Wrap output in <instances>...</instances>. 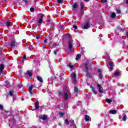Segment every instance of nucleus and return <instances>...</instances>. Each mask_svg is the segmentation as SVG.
I'll use <instances>...</instances> for the list:
<instances>
[{
	"label": "nucleus",
	"mask_w": 128,
	"mask_h": 128,
	"mask_svg": "<svg viewBox=\"0 0 128 128\" xmlns=\"http://www.w3.org/2000/svg\"><path fill=\"white\" fill-rule=\"evenodd\" d=\"M58 46V43H54L53 44V46Z\"/></svg>",
	"instance_id": "obj_53"
},
{
	"label": "nucleus",
	"mask_w": 128,
	"mask_h": 128,
	"mask_svg": "<svg viewBox=\"0 0 128 128\" xmlns=\"http://www.w3.org/2000/svg\"><path fill=\"white\" fill-rule=\"evenodd\" d=\"M74 92H80V90H78V88L77 86H74Z\"/></svg>",
	"instance_id": "obj_20"
},
{
	"label": "nucleus",
	"mask_w": 128,
	"mask_h": 128,
	"mask_svg": "<svg viewBox=\"0 0 128 128\" xmlns=\"http://www.w3.org/2000/svg\"><path fill=\"white\" fill-rule=\"evenodd\" d=\"M72 122V124H74V121L72 120V122Z\"/></svg>",
	"instance_id": "obj_59"
},
{
	"label": "nucleus",
	"mask_w": 128,
	"mask_h": 128,
	"mask_svg": "<svg viewBox=\"0 0 128 128\" xmlns=\"http://www.w3.org/2000/svg\"><path fill=\"white\" fill-rule=\"evenodd\" d=\"M125 36H126V38H128V32H126V33L125 34Z\"/></svg>",
	"instance_id": "obj_50"
},
{
	"label": "nucleus",
	"mask_w": 128,
	"mask_h": 128,
	"mask_svg": "<svg viewBox=\"0 0 128 128\" xmlns=\"http://www.w3.org/2000/svg\"><path fill=\"white\" fill-rule=\"evenodd\" d=\"M106 102L108 104H110V102H112V99H108V98H106Z\"/></svg>",
	"instance_id": "obj_24"
},
{
	"label": "nucleus",
	"mask_w": 128,
	"mask_h": 128,
	"mask_svg": "<svg viewBox=\"0 0 128 128\" xmlns=\"http://www.w3.org/2000/svg\"><path fill=\"white\" fill-rule=\"evenodd\" d=\"M26 74H28L29 76H32V71L30 70H28L26 72Z\"/></svg>",
	"instance_id": "obj_15"
},
{
	"label": "nucleus",
	"mask_w": 128,
	"mask_h": 128,
	"mask_svg": "<svg viewBox=\"0 0 128 128\" xmlns=\"http://www.w3.org/2000/svg\"><path fill=\"white\" fill-rule=\"evenodd\" d=\"M40 38V36L38 34H37L36 36V38L37 40H38V38Z\"/></svg>",
	"instance_id": "obj_47"
},
{
	"label": "nucleus",
	"mask_w": 128,
	"mask_h": 128,
	"mask_svg": "<svg viewBox=\"0 0 128 128\" xmlns=\"http://www.w3.org/2000/svg\"><path fill=\"white\" fill-rule=\"evenodd\" d=\"M118 30L119 32H124V29L122 28H118Z\"/></svg>",
	"instance_id": "obj_31"
},
{
	"label": "nucleus",
	"mask_w": 128,
	"mask_h": 128,
	"mask_svg": "<svg viewBox=\"0 0 128 128\" xmlns=\"http://www.w3.org/2000/svg\"><path fill=\"white\" fill-rule=\"evenodd\" d=\"M74 28H75V30H77L78 29V26L74 25L73 26Z\"/></svg>",
	"instance_id": "obj_49"
},
{
	"label": "nucleus",
	"mask_w": 128,
	"mask_h": 128,
	"mask_svg": "<svg viewBox=\"0 0 128 128\" xmlns=\"http://www.w3.org/2000/svg\"><path fill=\"white\" fill-rule=\"evenodd\" d=\"M4 65L2 64H0V76L2 74V72H4Z\"/></svg>",
	"instance_id": "obj_3"
},
{
	"label": "nucleus",
	"mask_w": 128,
	"mask_h": 128,
	"mask_svg": "<svg viewBox=\"0 0 128 128\" xmlns=\"http://www.w3.org/2000/svg\"><path fill=\"white\" fill-rule=\"evenodd\" d=\"M35 108L36 110H38V108H40V102L38 101L35 102Z\"/></svg>",
	"instance_id": "obj_10"
},
{
	"label": "nucleus",
	"mask_w": 128,
	"mask_h": 128,
	"mask_svg": "<svg viewBox=\"0 0 128 128\" xmlns=\"http://www.w3.org/2000/svg\"><path fill=\"white\" fill-rule=\"evenodd\" d=\"M80 10H84V4L80 2Z\"/></svg>",
	"instance_id": "obj_28"
},
{
	"label": "nucleus",
	"mask_w": 128,
	"mask_h": 128,
	"mask_svg": "<svg viewBox=\"0 0 128 128\" xmlns=\"http://www.w3.org/2000/svg\"><path fill=\"white\" fill-rule=\"evenodd\" d=\"M58 50H56L54 51V52L56 56V54H58Z\"/></svg>",
	"instance_id": "obj_38"
},
{
	"label": "nucleus",
	"mask_w": 128,
	"mask_h": 128,
	"mask_svg": "<svg viewBox=\"0 0 128 128\" xmlns=\"http://www.w3.org/2000/svg\"><path fill=\"white\" fill-rule=\"evenodd\" d=\"M44 17V14H42L38 20V24H42V18Z\"/></svg>",
	"instance_id": "obj_6"
},
{
	"label": "nucleus",
	"mask_w": 128,
	"mask_h": 128,
	"mask_svg": "<svg viewBox=\"0 0 128 128\" xmlns=\"http://www.w3.org/2000/svg\"><path fill=\"white\" fill-rule=\"evenodd\" d=\"M97 88L99 89L98 92L100 94H104V91L102 90V85L97 84Z\"/></svg>",
	"instance_id": "obj_4"
},
{
	"label": "nucleus",
	"mask_w": 128,
	"mask_h": 128,
	"mask_svg": "<svg viewBox=\"0 0 128 128\" xmlns=\"http://www.w3.org/2000/svg\"><path fill=\"white\" fill-rule=\"evenodd\" d=\"M121 12L120 10H116V13L118 14H120Z\"/></svg>",
	"instance_id": "obj_46"
},
{
	"label": "nucleus",
	"mask_w": 128,
	"mask_h": 128,
	"mask_svg": "<svg viewBox=\"0 0 128 128\" xmlns=\"http://www.w3.org/2000/svg\"><path fill=\"white\" fill-rule=\"evenodd\" d=\"M23 58H24V60H26V55H24V56H23Z\"/></svg>",
	"instance_id": "obj_56"
},
{
	"label": "nucleus",
	"mask_w": 128,
	"mask_h": 128,
	"mask_svg": "<svg viewBox=\"0 0 128 128\" xmlns=\"http://www.w3.org/2000/svg\"><path fill=\"white\" fill-rule=\"evenodd\" d=\"M30 12H34V8H30Z\"/></svg>",
	"instance_id": "obj_40"
},
{
	"label": "nucleus",
	"mask_w": 128,
	"mask_h": 128,
	"mask_svg": "<svg viewBox=\"0 0 128 128\" xmlns=\"http://www.w3.org/2000/svg\"><path fill=\"white\" fill-rule=\"evenodd\" d=\"M12 120L13 122H16V119H14V117H13L12 118Z\"/></svg>",
	"instance_id": "obj_51"
},
{
	"label": "nucleus",
	"mask_w": 128,
	"mask_h": 128,
	"mask_svg": "<svg viewBox=\"0 0 128 128\" xmlns=\"http://www.w3.org/2000/svg\"><path fill=\"white\" fill-rule=\"evenodd\" d=\"M116 112V110H110L109 114H114Z\"/></svg>",
	"instance_id": "obj_19"
},
{
	"label": "nucleus",
	"mask_w": 128,
	"mask_h": 128,
	"mask_svg": "<svg viewBox=\"0 0 128 128\" xmlns=\"http://www.w3.org/2000/svg\"><path fill=\"white\" fill-rule=\"evenodd\" d=\"M24 4H28V0H22Z\"/></svg>",
	"instance_id": "obj_43"
},
{
	"label": "nucleus",
	"mask_w": 128,
	"mask_h": 128,
	"mask_svg": "<svg viewBox=\"0 0 128 128\" xmlns=\"http://www.w3.org/2000/svg\"><path fill=\"white\" fill-rule=\"evenodd\" d=\"M80 56H82V55H80V54H78L76 55V60H80Z\"/></svg>",
	"instance_id": "obj_23"
},
{
	"label": "nucleus",
	"mask_w": 128,
	"mask_h": 128,
	"mask_svg": "<svg viewBox=\"0 0 128 128\" xmlns=\"http://www.w3.org/2000/svg\"><path fill=\"white\" fill-rule=\"evenodd\" d=\"M34 28H32L33 30H34Z\"/></svg>",
	"instance_id": "obj_60"
},
{
	"label": "nucleus",
	"mask_w": 128,
	"mask_h": 128,
	"mask_svg": "<svg viewBox=\"0 0 128 128\" xmlns=\"http://www.w3.org/2000/svg\"><path fill=\"white\" fill-rule=\"evenodd\" d=\"M58 96H62V90H59L58 91Z\"/></svg>",
	"instance_id": "obj_42"
},
{
	"label": "nucleus",
	"mask_w": 128,
	"mask_h": 128,
	"mask_svg": "<svg viewBox=\"0 0 128 128\" xmlns=\"http://www.w3.org/2000/svg\"><path fill=\"white\" fill-rule=\"evenodd\" d=\"M90 88L92 89V92L96 94V88L94 86H91Z\"/></svg>",
	"instance_id": "obj_16"
},
{
	"label": "nucleus",
	"mask_w": 128,
	"mask_h": 128,
	"mask_svg": "<svg viewBox=\"0 0 128 128\" xmlns=\"http://www.w3.org/2000/svg\"><path fill=\"white\" fill-rule=\"evenodd\" d=\"M85 120L86 122H88V120H90V116L88 115H86Z\"/></svg>",
	"instance_id": "obj_25"
},
{
	"label": "nucleus",
	"mask_w": 128,
	"mask_h": 128,
	"mask_svg": "<svg viewBox=\"0 0 128 128\" xmlns=\"http://www.w3.org/2000/svg\"><path fill=\"white\" fill-rule=\"evenodd\" d=\"M36 78H37L38 80V82H44V80H42V77H40V76H36Z\"/></svg>",
	"instance_id": "obj_14"
},
{
	"label": "nucleus",
	"mask_w": 128,
	"mask_h": 128,
	"mask_svg": "<svg viewBox=\"0 0 128 128\" xmlns=\"http://www.w3.org/2000/svg\"><path fill=\"white\" fill-rule=\"evenodd\" d=\"M109 64V66H110V72H112V70H114V62H108Z\"/></svg>",
	"instance_id": "obj_2"
},
{
	"label": "nucleus",
	"mask_w": 128,
	"mask_h": 128,
	"mask_svg": "<svg viewBox=\"0 0 128 128\" xmlns=\"http://www.w3.org/2000/svg\"><path fill=\"white\" fill-rule=\"evenodd\" d=\"M65 122L66 124H70V122H68V119L65 120Z\"/></svg>",
	"instance_id": "obj_39"
},
{
	"label": "nucleus",
	"mask_w": 128,
	"mask_h": 128,
	"mask_svg": "<svg viewBox=\"0 0 128 128\" xmlns=\"http://www.w3.org/2000/svg\"><path fill=\"white\" fill-rule=\"evenodd\" d=\"M108 2V0H101L102 4H106Z\"/></svg>",
	"instance_id": "obj_36"
},
{
	"label": "nucleus",
	"mask_w": 128,
	"mask_h": 128,
	"mask_svg": "<svg viewBox=\"0 0 128 128\" xmlns=\"http://www.w3.org/2000/svg\"><path fill=\"white\" fill-rule=\"evenodd\" d=\"M71 77L72 78V82H74V84H76V74L72 72L71 74Z\"/></svg>",
	"instance_id": "obj_1"
},
{
	"label": "nucleus",
	"mask_w": 128,
	"mask_h": 128,
	"mask_svg": "<svg viewBox=\"0 0 128 128\" xmlns=\"http://www.w3.org/2000/svg\"><path fill=\"white\" fill-rule=\"evenodd\" d=\"M84 70H86V72H88V62H86L84 63Z\"/></svg>",
	"instance_id": "obj_11"
},
{
	"label": "nucleus",
	"mask_w": 128,
	"mask_h": 128,
	"mask_svg": "<svg viewBox=\"0 0 128 128\" xmlns=\"http://www.w3.org/2000/svg\"><path fill=\"white\" fill-rule=\"evenodd\" d=\"M58 114L59 116H64V112H58Z\"/></svg>",
	"instance_id": "obj_33"
},
{
	"label": "nucleus",
	"mask_w": 128,
	"mask_h": 128,
	"mask_svg": "<svg viewBox=\"0 0 128 128\" xmlns=\"http://www.w3.org/2000/svg\"><path fill=\"white\" fill-rule=\"evenodd\" d=\"M60 29L62 30H64V27H62V26H60Z\"/></svg>",
	"instance_id": "obj_54"
},
{
	"label": "nucleus",
	"mask_w": 128,
	"mask_h": 128,
	"mask_svg": "<svg viewBox=\"0 0 128 128\" xmlns=\"http://www.w3.org/2000/svg\"><path fill=\"white\" fill-rule=\"evenodd\" d=\"M22 84L21 83H20L19 84H18V88H22Z\"/></svg>",
	"instance_id": "obj_35"
},
{
	"label": "nucleus",
	"mask_w": 128,
	"mask_h": 128,
	"mask_svg": "<svg viewBox=\"0 0 128 128\" xmlns=\"http://www.w3.org/2000/svg\"><path fill=\"white\" fill-rule=\"evenodd\" d=\"M41 118L42 120H48V117L46 116V115H44Z\"/></svg>",
	"instance_id": "obj_22"
},
{
	"label": "nucleus",
	"mask_w": 128,
	"mask_h": 128,
	"mask_svg": "<svg viewBox=\"0 0 128 128\" xmlns=\"http://www.w3.org/2000/svg\"><path fill=\"white\" fill-rule=\"evenodd\" d=\"M86 72V76H88V78H90V72H88V70H87L85 71Z\"/></svg>",
	"instance_id": "obj_21"
},
{
	"label": "nucleus",
	"mask_w": 128,
	"mask_h": 128,
	"mask_svg": "<svg viewBox=\"0 0 128 128\" xmlns=\"http://www.w3.org/2000/svg\"><path fill=\"white\" fill-rule=\"evenodd\" d=\"M99 77L100 78V79L102 78V74H99Z\"/></svg>",
	"instance_id": "obj_45"
},
{
	"label": "nucleus",
	"mask_w": 128,
	"mask_h": 128,
	"mask_svg": "<svg viewBox=\"0 0 128 128\" xmlns=\"http://www.w3.org/2000/svg\"><path fill=\"white\" fill-rule=\"evenodd\" d=\"M13 118L16 120H18V118H20V116L18 114H15L13 116Z\"/></svg>",
	"instance_id": "obj_26"
},
{
	"label": "nucleus",
	"mask_w": 128,
	"mask_h": 128,
	"mask_svg": "<svg viewBox=\"0 0 128 128\" xmlns=\"http://www.w3.org/2000/svg\"><path fill=\"white\" fill-rule=\"evenodd\" d=\"M47 22L50 24V19H48V20H47Z\"/></svg>",
	"instance_id": "obj_52"
},
{
	"label": "nucleus",
	"mask_w": 128,
	"mask_h": 128,
	"mask_svg": "<svg viewBox=\"0 0 128 128\" xmlns=\"http://www.w3.org/2000/svg\"><path fill=\"white\" fill-rule=\"evenodd\" d=\"M78 6V3L75 2L72 6V10H74L76 8H77Z\"/></svg>",
	"instance_id": "obj_12"
},
{
	"label": "nucleus",
	"mask_w": 128,
	"mask_h": 128,
	"mask_svg": "<svg viewBox=\"0 0 128 128\" xmlns=\"http://www.w3.org/2000/svg\"><path fill=\"white\" fill-rule=\"evenodd\" d=\"M90 28V22H86L84 26V30H88Z\"/></svg>",
	"instance_id": "obj_8"
},
{
	"label": "nucleus",
	"mask_w": 128,
	"mask_h": 128,
	"mask_svg": "<svg viewBox=\"0 0 128 128\" xmlns=\"http://www.w3.org/2000/svg\"><path fill=\"white\" fill-rule=\"evenodd\" d=\"M84 10H81L80 12V16L84 15Z\"/></svg>",
	"instance_id": "obj_41"
},
{
	"label": "nucleus",
	"mask_w": 128,
	"mask_h": 128,
	"mask_svg": "<svg viewBox=\"0 0 128 128\" xmlns=\"http://www.w3.org/2000/svg\"><path fill=\"white\" fill-rule=\"evenodd\" d=\"M48 42V39L46 38L44 40V42L46 43L47 42Z\"/></svg>",
	"instance_id": "obj_55"
},
{
	"label": "nucleus",
	"mask_w": 128,
	"mask_h": 128,
	"mask_svg": "<svg viewBox=\"0 0 128 128\" xmlns=\"http://www.w3.org/2000/svg\"><path fill=\"white\" fill-rule=\"evenodd\" d=\"M57 2L62 4V2H64V0H57Z\"/></svg>",
	"instance_id": "obj_34"
},
{
	"label": "nucleus",
	"mask_w": 128,
	"mask_h": 128,
	"mask_svg": "<svg viewBox=\"0 0 128 128\" xmlns=\"http://www.w3.org/2000/svg\"><path fill=\"white\" fill-rule=\"evenodd\" d=\"M98 72L99 74H102V70H100V69H98Z\"/></svg>",
	"instance_id": "obj_44"
},
{
	"label": "nucleus",
	"mask_w": 128,
	"mask_h": 128,
	"mask_svg": "<svg viewBox=\"0 0 128 128\" xmlns=\"http://www.w3.org/2000/svg\"><path fill=\"white\" fill-rule=\"evenodd\" d=\"M120 73L118 71H116L114 73V75L116 76H120Z\"/></svg>",
	"instance_id": "obj_27"
},
{
	"label": "nucleus",
	"mask_w": 128,
	"mask_h": 128,
	"mask_svg": "<svg viewBox=\"0 0 128 128\" xmlns=\"http://www.w3.org/2000/svg\"><path fill=\"white\" fill-rule=\"evenodd\" d=\"M14 90H10L9 92V96H14Z\"/></svg>",
	"instance_id": "obj_18"
},
{
	"label": "nucleus",
	"mask_w": 128,
	"mask_h": 128,
	"mask_svg": "<svg viewBox=\"0 0 128 128\" xmlns=\"http://www.w3.org/2000/svg\"><path fill=\"white\" fill-rule=\"evenodd\" d=\"M126 4H128V0H126Z\"/></svg>",
	"instance_id": "obj_57"
},
{
	"label": "nucleus",
	"mask_w": 128,
	"mask_h": 128,
	"mask_svg": "<svg viewBox=\"0 0 128 128\" xmlns=\"http://www.w3.org/2000/svg\"><path fill=\"white\" fill-rule=\"evenodd\" d=\"M16 42H14V40H12L10 44V47L12 48H16Z\"/></svg>",
	"instance_id": "obj_7"
},
{
	"label": "nucleus",
	"mask_w": 128,
	"mask_h": 128,
	"mask_svg": "<svg viewBox=\"0 0 128 128\" xmlns=\"http://www.w3.org/2000/svg\"><path fill=\"white\" fill-rule=\"evenodd\" d=\"M111 18H116V13L115 12H112V15H111Z\"/></svg>",
	"instance_id": "obj_30"
},
{
	"label": "nucleus",
	"mask_w": 128,
	"mask_h": 128,
	"mask_svg": "<svg viewBox=\"0 0 128 128\" xmlns=\"http://www.w3.org/2000/svg\"><path fill=\"white\" fill-rule=\"evenodd\" d=\"M28 48L30 50H34V48H32V46H29Z\"/></svg>",
	"instance_id": "obj_37"
},
{
	"label": "nucleus",
	"mask_w": 128,
	"mask_h": 128,
	"mask_svg": "<svg viewBox=\"0 0 128 128\" xmlns=\"http://www.w3.org/2000/svg\"><path fill=\"white\" fill-rule=\"evenodd\" d=\"M84 0V2H90V0Z\"/></svg>",
	"instance_id": "obj_58"
},
{
	"label": "nucleus",
	"mask_w": 128,
	"mask_h": 128,
	"mask_svg": "<svg viewBox=\"0 0 128 128\" xmlns=\"http://www.w3.org/2000/svg\"><path fill=\"white\" fill-rule=\"evenodd\" d=\"M33 88H34V86H30L28 88V92H30L31 96H32L34 94V91L32 90Z\"/></svg>",
	"instance_id": "obj_5"
},
{
	"label": "nucleus",
	"mask_w": 128,
	"mask_h": 128,
	"mask_svg": "<svg viewBox=\"0 0 128 128\" xmlns=\"http://www.w3.org/2000/svg\"><path fill=\"white\" fill-rule=\"evenodd\" d=\"M68 94L67 92L64 93V100H68Z\"/></svg>",
	"instance_id": "obj_13"
},
{
	"label": "nucleus",
	"mask_w": 128,
	"mask_h": 128,
	"mask_svg": "<svg viewBox=\"0 0 128 128\" xmlns=\"http://www.w3.org/2000/svg\"><path fill=\"white\" fill-rule=\"evenodd\" d=\"M68 48L70 50H72V42L70 41H69L68 42Z\"/></svg>",
	"instance_id": "obj_9"
},
{
	"label": "nucleus",
	"mask_w": 128,
	"mask_h": 128,
	"mask_svg": "<svg viewBox=\"0 0 128 128\" xmlns=\"http://www.w3.org/2000/svg\"><path fill=\"white\" fill-rule=\"evenodd\" d=\"M68 66L69 68H70L72 70L73 68H74L75 66H74V65L72 64V63L70 62L68 64Z\"/></svg>",
	"instance_id": "obj_17"
},
{
	"label": "nucleus",
	"mask_w": 128,
	"mask_h": 128,
	"mask_svg": "<svg viewBox=\"0 0 128 128\" xmlns=\"http://www.w3.org/2000/svg\"><path fill=\"white\" fill-rule=\"evenodd\" d=\"M0 110H4V106L2 104H0Z\"/></svg>",
	"instance_id": "obj_48"
},
{
	"label": "nucleus",
	"mask_w": 128,
	"mask_h": 128,
	"mask_svg": "<svg viewBox=\"0 0 128 128\" xmlns=\"http://www.w3.org/2000/svg\"><path fill=\"white\" fill-rule=\"evenodd\" d=\"M10 22H6V26H7V28H8V26H10Z\"/></svg>",
	"instance_id": "obj_32"
},
{
	"label": "nucleus",
	"mask_w": 128,
	"mask_h": 128,
	"mask_svg": "<svg viewBox=\"0 0 128 128\" xmlns=\"http://www.w3.org/2000/svg\"><path fill=\"white\" fill-rule=\"evenodd\" d=\"M0 54H2V53H0Z\"/></svg>",
	"instance_id": "obj_61"
},
{
	"label": "nucleus",
	"mask_w": 128,
	"mask_h": 128,
	"mask_svg": "<svg viewBox=\"0 0 128 128\" xmlns=\"http://www.w3.org/2000/svg\"><path fill=\"white\" fill-rule=\"evenodd\" d=\"M123 122H126V115H124L122 117V118Z\"/></svg>",
	"instance_id": "obj_29"
}]
</instances>
